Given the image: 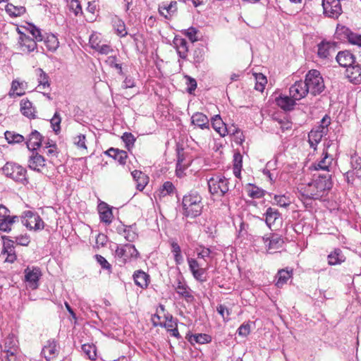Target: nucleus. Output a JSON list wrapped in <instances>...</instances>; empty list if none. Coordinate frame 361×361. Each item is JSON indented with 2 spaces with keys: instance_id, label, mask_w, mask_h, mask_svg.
I'll return each instance as SVG.
<instances>
[{
  "instance_id": "f257e3e1",
  "label": "nucleus",
  "mask_w": 361,
  "mask_h": 361,
  "mask_svg": "<svg viewBox=\"0 0 361 361\" xmlns=\"http://www.w3.org/2000/svg\"><path fill=\"white\" fill-rule=\"evenodd\" d=\"M317 178L313 182L308 183L305 190V195L313 200H318L322 197L324 194L331 189L332 182L330 174L319 173Z\"/></svg>"
},
{
  "instance_id": "f03ea898",
  "label": "nucleus",
  "mask_w": 361,
  "mask_h": 361,
  "mask_svg": "<svg viewBox=\"0 0 361 361\" xmlns=\"http://www.w3.org/2000/svg\"><path fill=\"white\" fill-rule=\"evenodd\" d=\"M202 200L200 194L195 191H191L184 195L182 201L183 215L190 218L200 216L203 208Z\"/></svg>"
},
{
  "instance_id": "7ed1b4c3",
  "label": "nucleus",
  "mask_w": 361,
  "mask_h": 361,
  "mask_svg": "<svg viewBox=\"0 0 361 361\" xmlns=\"http://www.w3.org/2000/svg\"><path fill=\"white\" fill-rule=\"evenodd\" d=\"M305 83L309 89L311 94L316 96L321 94L325 88L324 79L317 70L312 69L308 71L305 75Z\"/></svg>"
},
{
  "instance_id": "20e7f679",
  "label": "nucleus",
  "mask_w": 361,
  "mask_h": 361,
  "mask_svg": "<svg viewBox=\"0 0 361 361\" xmlns=\"http://www.w3.org/2000/svg\"><path fill=\"white\" fill-rule=\"evenodd\" d=\"M2 171L6 177L16 182L23 185H25L28 182L26 178V169L17 164L6 162L2 168Z\"/></svg>"
},
{
  "instance_id": "39448f33",
  "label": "nucleus",
  "mask_w": 361,
  "mask_h": 361,
  "mask_svg": "<svg viewBox=\"0 0 361 361\" xmlns=\"http://www.w3.org/2000/svg\"><path fill=\"white\" fill-rule=\"evenodd\" d=\"M229 179L225 177L216 176L208 180L209 190L212 195L224 196L229 190Z\"/></svg>"
},
{
  "instance_id": "423d86ee",
  "label": "nucleus",
  "mask_w": 361,
  "mask_h": 361,
  "mask_svg": "<svg viewBox=\"0 0 361 361\" xmlns=\"http://www.w3.org/2000/svg\"><path fill=\"white\" fill-rule=\"evenodd\" d=\"M115 256L121 263L125 264L132 259H137L139 252L135 245L128 243L117 245Z\"/></svg>"
},
{
  "instance_id": "0eeeda50",
  "label": "nucleus",
  "mask_w": 361,
  "mask_h": 361,
  "mask_svg": "<svg viewBox=\"0 0 361 361\" xmlns=\"http://www.w3.org/2000/svg\"><path fill=\"white\" fill-rule=\"evenodd\" d=\"M24 275L27 289L36 290L39 285V279L42 276L41 269L37 267H27L24 270Z\"/></svg>"
},
{
  "instance_id": "6e6552de",
  "label": "nucleus",
  "mask_w": 361,
  "mask_h": 361,
  "mask_svg": "<svg viewBox=\"0 0 361 361\" xmlns=\"http://www.w3.org/2000/svg\"><path fill=\"white\" fill-rule=\"evenodd\" d=\"M10 211L5 206L0 205V231L8 233L12 225L18 219V216H10Z\"/></svg>"
},
{
  "instance_id": "1a4fd4ad",
  "label": "nucleus",
  "mask_w": 361,
  "mask_h": 361,
  "mask_svg": "<svg viewBox=\"0 0 361 361\" xmlns=\"http://www.w3.org/2000/svg\"><path fill=\"white\" fill-rule=\"evenodd\" d=\"M336 42L322 40L317 45V55L322 59H330L336 52Z\"/></svg>"
},
{
  "instance_id": "9d476101",
  "label": "nucleus",
  "mask_w": 361,
  "mask_h": 361,
  "mask_svg": "<svg viewBox=\"0 0 361 361\" xmlns=\"http://www.w3.org/2000/svg\"><path fill=\"white\" fill-rule=\"evenodd\" d=\"M21 219L23 225L30 230L39 229L41 224L42 226L44 225V222L39 219V216L32 211H25L21 216Z\"/></svg>"
},
{
  "instance_id": "9b49d317",
  "label": "nucleus",
  "mask_w": 361,
  "mask_h": 361,
  "mask_svg": "<svg viewBox=\"0 0 361 361\" xmlns=\"http://www.w3.org/2000/svg\"><path fill=\"white\" fill-rule=\"evenodd\" d=\"M322 156L323 157L319 161H315L310 166L311 171H330L334 158L326 151L322 153Z\"/></svg>"
},
{
  "instance_id": "f8f14e48",
  "label": "nucleus",
  "mask_w": 361,
  "mask_h": 361,
  "mask_svg": "<svg viewBox=\"0 0 361 361\" xmlns=\"http://www.w3.org/2000/svg\"><path fill=\"white\" fill-rule=\"evenodd\" d=\"M290 96L295 100H300L309 92L307 84L302 80L296 81L289 89Z\"/></svg>"
},
{
  "instance_id": "ddd939ff",
  "label": "nucleus",
  "mask_w": 361,
  "mask_h": 361,
  "mask_svg": "<svg viewBox=\"0 0 361 361\" xmlns=\"http://www.w3.org/2000/svg\"><path fill=\"white\" fill-rule=\"evenodd\" d=\"M37 42L33 38H31L30 36L23 35V41H18V43L20 47V49L23 51H27V53L34 51L35 49H37V52L43 53L44 49L42 47L39 48L37 45Z\"/></svg>"
},
{
  "instance_id": "4468645a",
  "label": "nucleus",
  "mask_w": 361,
  "mask_h": 361,
  "mask_svg": "<svg viewBox=\"0 0 361 361\" xmlns=\"http://www.w3.org/2000/svg\"><path fill=\"white\" fill-rule=\"evenodd\" d=\"M262 240L267 251L270 252L281 248L283 244V238L277 234H271L270 237H262Z\"/></svg>"
},
{
  "instance_id": "2eb2a0df",
  "label": "nucleus",
  "mask_w": 361,
  "mask_h": 361,
  "mask_svg": "<svg viewBox=\"0 0 361 361\" xmlns=\"http://www.w3.org/2000/svg\"><path fill=\"white\" fill-rule=\"evenodd\" d=\"M43 136L37 130H33L29 135V138L25 142L30 151H37L41 146Z\"/></svg>"
},
{
  "instance_id": "dca6fc26",
  "label": "nucleus",
  "mask_w": 361,
  "mask_h": 361,
  "mask_svg": "<svg viewBox=\"0 0 361 361\" xmlns=\"http://www.w3.org/2000/svg\"><path fill=\"white\" fill-rule=\"evenodd\" d=\"M97 208L100 221L106 224H110L112 221L114 216L109 205L104 202H101L98 204Z\"/></svg>"
},
{
  "instance_id": "f3484780",
  "label": "nucleus",
  "mask_w": 361,
  "mask_h": 361,
  "mask_svg": "<svg viewBox=\"0 0 361 361\" xmlns=\"http://www.w3.org/2000/svg\"><path fill=\"white\" fill-rule=\"evenodd\" d=\"M338 63L343 67L348 68L354 64L355 58V56L349 51H341L336 57Z\"/></svg>"
},
{
  "instance_id": "a211bd4d",
  "label": "nucleus",
  "mask_w": 361,
  "mask_h": 361,
  "mask_svg": "<svg viewBox=\"0 0 361 361\" xmlns=\"http://www.w3.org/2000/svg\"><path fill=\"white\" fill-rule=\"evenodd\" d=\"M175 290L176 293L181 297L184 298L188 302H191L194 300V296L192 295L191 289L185 282L181 281L180 279H178L177 281V283L175 286Z\"/></svg>"
},
{
  "instance_id": "6ab92c4d",
  "label": "nucleus",
  "mask_w": 361,
  "mask_h": 361,
  "mask_svg": "<svg viewBox=\"0 0 361 361\" xmlns=\"http://www.w3.org/2000/svg\"><path fill=\"white\" fill-rule=\"evenodd\" d=\"M159 13L166 19H169L177 11V3L171 1L170 4L162 3L159 5Z\"/></svg>"
},
{
  "instance_id": "aec40b11",
  "label": "nucleus",
  "mask_w": 361,
  "mask_h": 361,
  "mask_svg": "<svg viewBox=\"0 0 361 361\" xmlns=\"http://www.w3.org/2000/svg\"><path fill=\"white\" fill-rule=\"evenodd\" d=\"M173 42L178 56L181 59H186L188 51L187 41L182 37L176 36L174 37Z\"/></svg>"
},
{
  "instance_id": "412c9836",
  "label": "nucleus",
  "mask_w": 361,
  "mask_h": 361,
  "mask_svg": "<svg viewBox=\"0 0 361 361\" xmlns=\"http://www.w3.org/2000/svg\"><path fill=\"white\" fill-rule=\"evenodd\" d=\"M47 348H48L49 354V357H47V361H61V360L58 358V355L60 352V346L57 340L54 338L49 340Z\"/></svg>"
},
{
  "instance_id": "4be33fe9",
  "label": "nucleus",
  "mask_w": 361,
  "mask_h": 361,
  "mask_svg": "<svg viewBox=\"0 0 361 361\" xmlns=\"http://www.w3.org/2000/svg\"><path fill=\"white\" fill-rule=\"evenodd\" d=\"M191 123L201 129H209V118L201 112H196L192 116Z\"/></svg>"
},
{
  "instance_id": "5701e85b",
  "label": "nucleus",
  "mask_w": 361,
  "mask_h": 361,
  "mask_svg": "<svg viewBox=\"0 0 361 361\" xmlns=\"http://www.w3.org/2000/svg\"><path fill=\"white\" fill-rule=\"evenodd\" d=\"M345 75L349 80L355 84L361 82V67L359 65L348 67L345 71Z\"/></svg>"
},
{
  "instance_id": "b1692460",
  "label": "nucleus",
  "mask_w": 361,
  "mask_h": 361,
  "mask_svg": "<svg viewBox=\"0 0 361 361\" xmlns=\"http://www.w3.org/2000/svg\"><path fill=\"white\" fill-rule=\"evenodd\" d=\"M105 154L116 160L121 165H124L126 164L128 158V154L126 151L114 147H111L106 150Z\"/></svg>"
},
{
  "instance_id": "393cba45",
  "label": "nucleus",
  "mask_w": 361,
  "mask_h": 361,
  "mask_svg": "<svg viewBox=\"0 0 361 361\" xmlns=\"http://www.w3.org/2000/svg\"><path fill=\"white\" fill-rule=\"evenodd\" d=\"M45 161V159L42 155L39 154L37 151L32 152V155L30 157L29 159V167L30 169L40 171L39 169H37V166H44Z\"/></svg>"
},
{
  "instance_id": "a878e982",
  "label": "nucleus",
  "mask_w": 361,
  "mask_h": 361,
  "mask_svg": "<svg viewBox=\"0 0 361 361\" xmlns=\"http://www.w3.org/2000/svg\"><path fill=\"white\" fill-rule=\"evenodd\" d=\"M353 31L348 27L338 25L335 32V38L340 41H349Z\"/></svg>"
},
{
  "instance_id": "bb28decb",
  "label": "nucleus",
  "mask_w": 361,
  "mask_h": 361,
  "mask_svg": "<svg viewBox=\"0 0 361 361\" xmlns=\"http://www.w3.org/2000/svg\"><path fill=\"white\" fill-rule=\"evenodd\" d=\"M133 279L135 284L142 288H147L148 286L149 275L142 270H137L134 272Z\"/></svg>"
},
{
  "instance_id": "cd10ccee",
  "label": "nucleus",
  "mask_w": 361,
  "mask_h": 361,
  "mask_svg": "<svg viewBox=\"0 0 361 361\" xmlns=\"http://www.w3.org/2000/svg\"><path fill=\"white\" fill-rule=\"evenodd\" d=\"M188 341L192 344H206L212 341V337L206 334H191L188 337Z\"/></svg>"
},
{
  "instance_id": "c85d7f7f",
  "label": "nucleus",
  "mask_w": 361,
  "mask_h": 361,
  "mask_svg": "<svg viewBox=\"0 0 361 361\" xmlns=\"http://www.w3.org/2000/svg\"><path fill=\"white\" fill-rule=\"evenodd\" d=\"M212 125L213 128L221 136H225L226 131V125L222 121L219 115H215L212 118Z\"/></svg>"
},
{
  "instance_id": "c756f323",
  "label": "nucleus",
  "mask_w": 361,
  "mask_h": 361,
  "mask_svg": "<svg viewBox=\"0 0 361 361\" xmlns=\"http://www.w3.org/2000/svg\"><path fill=\"white\" fill-rule=\"evenodd\" d=\"M325 133L324 128L322 130H312L308 134L309 143L311 147L315 148V146L322 140V138Z\"/></svg>"
},
{
  "instance_id": "7c9ffc66",
  "label": "nucleus",
  "mask_w": 361,
  "mask_h": 361,
  "mask_svg": "<svg viewBox=\"0 0 361 361\" xmlns=\"http://www.w3.org/2000/svg\"><path fill=\"white\" fill-rule=\"evenodd\" d=\"M295 101L291 97H288L287 96L279 97L276 100L277 105L286 111H290L293 109L295 104Z\"/></svg>"
},
{
  "instance_id": "2f4dec72",
  "label": "nucleus",
  "mask_w": 361,
  "mask_h": 361,
  "mask_svg": "<svg viewBox=\"0 0 361 361\" xmlns=\"http://www.w3.org/2000/svg\"><path fill=\"white\" fill-rule=\"evenodd\" d=\"M345 257L340 249H335L334 252L328 255V263L330 265H337L343 262Z\"/></svg>"
},
{
  "instance_id": "473e14b6",
  "label": "nucleus",
  "mask_w": 361,
  "mask_h": 361,
  "mask_svg": "<svg viewBox=\"0 0 361 361\" xmlns=\"http://www.w3.org/2000/svg\"><path fill=\"white\" fill-rule=\"evenodd\" d=\"M293 271L292 270L288 271L286 269H281L278 271L276 279V286L279 288L282 287L284 284H286L288 280L292 276Z\"/></svg>"
},
{
  "instance_id": "72a5a7b5",
  "label": "nucleus",
  "mask_w": 361,
  "mask_h": 361,
  "mask_svg": "<svg viewBox=\"0 0 361 361\" xmlns=\"http://www.w3.org/2000/svg\"><path fill=\"white\" fill-rule=\"evenodd\" d=\"M351 171L354 173L358 178H361V157L356 153L351 155L350 157Z\"/></svg>"
},
{
  "instance_id": "f704fd0d",
  "label": "nucleus",
  "mask_w": 361,
  "mask_h": 361,
  "mask_svg": "<svg viewBox=\"0 0 361 361\" xmlns=\"http://www.w3.org/2000/svg\"><path fill=\"white\" fill-rule=\"evenodd\" d=\"M123 231L124 238L129 242H133L138 236L135 224L123 226Z\"/></svg>"
},
{
  "instance_id": "c9c22d12",
  "label": "nucleus",
  "mask_w": 361,
  "mask_h": 361,
  "mask_svg": "<svg viewBox=\"0 0 361 361\" xmlns=\"http://www.w3.org/2000/svg\"><path fill=\"white\" fill-rule=\"evenodd\" d=\"M266 215V224L269 227H271L277 219L280 217V213L276 209L269 207L265 213Z\"/></svg>"
},
{
  "instance_id": "e433bc0d",
  "label": "nucleus",
  "mask_w": 361,
  "mask_h": 361,
  "mask_svg": "<svg viewBox=\"0 0 361 361\" xmlns=\"http://www.w3.org/2000/svg\"><path fill=\"white\" fill-rule=\"evenodd\" d=\"M32 102L28 99H23L20 101V112L27 118H35V115L32 112Z\"/></svg>"
},
{
  "instance_id": "4c0bfd02",
  "label": "nucleus",
  "mask_w": 361,
  "mask_h": 361,
  "mask_svg": "<svg viewBox=\"0 0 361 361\" xmlns=\"http://www.w3.org/2000/svg\"><path fill=\"white\" fill-rule=\"evenodd\" d=\"M5 10L11 17L20 16L26 11L24 6H16L12 4H8L5 7Z\"/></svg>"
},
{
  "instance_id": "58836bf2",
  "label": "nucleus",
  "mask_w": 361,
  "mask_h": 361,
  "mask_svg": "<svg viewBox=\"0 0 361 361\" xmlns=\"http://www.w3.org/2000/svg\"><path fill=\"white\" fill-rule=\"evenodd\" d=\"M4 135L6 140L9 144H19L25 140L23 135L13 131L6 130Z\"/></svg>"
},
{
  "instance_id": "ea45409f",
  "label": "nucleus",
  "mask_w": 361,
  "mask_h": 361,
  "mask_svg": "<svg viewBox=\"0 0 361 361\" xmlns=\"http://www.w3.org/2000/svg\"><path fill=\"white\" fill-rule=\"evenodd\" d=\"M133 179L137 181V188L139 190H142L146 185V177L145 174L138 170H135L131 173Z\"/></svg>"
},
{
  "instance_id": "a19ab883",
  "label": "nucleus",
  "mask_w": 361,
  "mask_h": 361,
  "mask_svg": "<svg viewBox=\"0 0 361 361\" xmlns=\"http://www.w3.org/2000/svg\"><path fill=\"white\" fill-rule=\"evenodd\" d=\"M18 89H23V82H20L17 80H13L11 83V87L8 92V96L11 98L16 97H21L25 94L24 91L17 92Z\"/></svg>"
},
{
  "instance_id": "79ce46f5",
  "label": "nucleus",
  "mask_w": 361,
  "mask_h": 361,
  "mask_svg": "<svg viewBox=\"0 0 361 361\" xmlns=\"http://www.w3.org/2000/svg\"><path fill=\"white\" fill-rule=\"evenodd\" d=\"M171 248L176 264L178 265L181 264L183 262V257L181 254L180 247L178 243L172 241L171 242Z\"/></svg>"
},
{
  "instance_id": "37998d69",
  "label": "nucleus",
  "mask_w": 361,
  "mask_h": 361,
  "mask_svg": "<svg viewBox=\"0 0 361 361\" xmlns=\"http://www.w3.org/2000/svg\"><path fill=\"white\" fill-rule=\"evenodd\" d=\"M27 27L22 26L25 28L35 38L34 39L37 42H41L43 39V36L41 32V30L32 23H26Z\"/></svg>"
},
{
  "instance_id": "c03bdc74",
  "label": "nucleus",
  "mask_w": 361,
  "mask_h": 361,
  "mask_svg": "<svg viewBox=\"0 0 361 361\" xmlns=\"http://www.w3.org/2000/svg\"><path fill=\"white\" fill-rule=\"evenodd\" d=\"M59 46V42L56 35L54 34H47V49L54 51H56Z\"/></svg>"
},
{
  "instance_id": "a18cd8bd",
  "label": "nucleus",
  "mask_w": 361,
  "mask_h": 361,
  "mask_svg": "<svg viewBox=\"0 0 361 361\" xmlns=\"http://www.w3.org/2000/svg\"><path fill=\"white\" fill-rule=\"evenodd\" d=\"M255 88L256 90L259 92H263L265 87L266 84L267 83V80L265 75L262 73H255Z\"/></svg>"
},
{
  "instance_id": "49530a36",
  "label": "nucleus",
  "mask_w": 361,
  "mask_h": 361,
  "mask_svg": "<svg viewBox=\"0 0 361 361\" xmlns=\"http://www.w3.org/2000/svg\"><path fill=\"white\" fill-rule=\"evenodd\" d=\"M61 118L58 111H56L53 117L50 119V124L53 131L57 135L61 131Z\"/></svg>"
},
{
  "instance_id": "de8ad7c7",
  "label": "nucleus",
  "mask_w": 361,
  "mask_h": 361,
  "mask_svg": "<svg viewBox=\"0 0 361 361\" xmlns=\"http://www.w3.org/2000/svg\"><path fill=\"white\" fill-rule=\"evenodd\" d=\"M82 350L90 360H94L96 359V347L94 345L88 343L83 344L82 345Z\"/></svg>"
},
{
  "instance_id": "09e8293b",
  "label": "nucleus",
  "mask_w": 361,
  "mask_h": 361,
  "mask_svg": "<svg viewBox=\"0 0 361 361\" xmlns=\"http://www.w3.org/2000/svg\"><path fill=\"white\" fill-rule=\"evenodd\" d=\"M114 27L116 30L117 35L121 37H123L127 35L128 32L126 29V25L122 20L118 19L115 20Z\"/></svg>"
},
{
  "instance_id": "8fccbe9b",
  "label": "nucleus",
  "mask_w": 361,
  "mask_h": 361,
  "mask_svg": "<svg viewBox=\"0 0 361 361\" xmlns=\"http://www.w3.org/2000/svg\"><path fill=\"white\" fill-rule=\"evenodd\" d=\"M247 192L248 195L253 199L261 198L264 195L263 190L253 185H250V188L248 189Z\"/></svg>"
},
{
  "instance_id": "3c124183",
  "label": "nucleus",
  "mask_w": 361,
  "mask_h": 361,
  "mask_svg": "<svg viewBox=\"0 0 361 361\" xmlns=\"http://www.w3.org/2000/svg\"><path fill=\"white\" fill-rule=\"evenodd\" d=\"M123 142L125 143L126 147L130 150L134 145L135 142V137L131 133H124L121 137Z\"/></svg>"
},
{
  "instance_id": "603ef678",
  "label": "nucleus",
  "mask_w": 361,
  "mask_h": 361,
  "mask_svg": "<svg viewBox=\"0 0 361 361\" xmlns=\"http://www.w3.org/2000/svg\"><path fill=\"white\" fill-rule=\"evenodd\" d=\"M207 269L208 266L205 268L202 267L193 271L192 274L197 281L201 283L205 282L207 281L206 271Z\"/></svg>"
},
{
  "instance_id": "864d4df0",
  "label": "nucleus",
  "mask_w": 361,
  "mask_h": 361,
  "mask_svg": "<svg viewBox=\"0 0 361 361\" xmlns=\"http://www.w3.org/2000/svg\"><path fill=\"white\" fill-rule=\"evenodd\" d=\"M274 121L277 123L276 126H279L283 132L292 128V123L285 117L283 118H274Z\"/></svg>"
},
{
  "instance_id": "5fc2aeb1",
  "label": "nucleus",
  "mask_w": 361,
  "mask_h": 361,
  "mask_svg": "<svg viewBox=\"0 0 361 361\" xmlns=\"http://www.w3.org/2000/svg\"><path fill=\"white\" fill-rule=\"evenodd\" d=\"M1 240L3 241L4 247H5L7 250H8V252H15V247H14L15 241L12 239V237L7 236V235H2Z\"/></svg>"
},
{
  "instance_id": "6e6d98bb",
  "label": "nucleus",
  "mask_w": 361,
  "mask_h": 361,
  "mask_svg": "<svg viewBox=\"0 0 361 361\" xmlns=\"http://www.w3.org/2000/svg\"><path fill=\"white\" fill-rule=\"evenodd\" d=\"M228 134L236 135L237 137L240 140V142L244 141V138L241 137L242 133L240 132V130L234 125H232L231 126H226V131L225 132V136Z\"/></svg>"
},
{
  "instance_id": "4d7b16f0",
  "label": "nucleus",
  "mask_w": 361,
  "mask_h": 361,
  "mask_svg": "<svg viewBox=\"0 0 361 361\" xmlns=\"http://www.w3.org/2000/svg\"><path fill=\"white\" fill-rule=\"evenodd\" d=\"M216 311L222 317L224 321L230 320V310L226 307L224 305H219L216 307Z\"/></svg>"
},
{
  "instance_id": "13d9d810",
  "label": "nucleus",
  "mask_w": 361,
  "mask_h": 361,
  "mask_svg": "<svg viewBox=\"0 0 361 361\" xmlns=\"http://www.w3.org/2000/svg\"><path fill=\"white\" fill-rule=\"evenodd\" d=\"M165 319L166 321L164 323L160 322L159 326L165 327L168 331L177 326L176 320L173 319L171 315L165 316Z\"/></svg>"
},
{
  "instance_id": "bf43d9fd",
  "label": "nucleus",
  "mask_w": 361,
  "mask_h": 361,
  "mask_svg": "<svg viewBox=\"0 0 361 361\" xmlns=\"http://www.w3.org/2000/svg\"><path fill=\"white\" fill-rule=\"evenodd\" d=\"M106 63L111 67L118 70L120 74H123L122 66L121 63H117V59L115 56H110L106 60Z\"/></svg>"
},
{
  "instance_id": "052dcab7",
  "label": "nucleus",
  "mask_w": 361,
  "mask_h": 361,
  "mask_svg": "<svg viewBox=\"0 0 361 361\" xmlns=\"http://www.w3.org/2000/svg\"><path fill=\"white\" fill-rule=\"evenodd\" d=\"M174 190L175 187L173 183L171 182L166 181L163 184L160 192L162 196H166L172 193Z\"/></svg>"
},
{
  "instance_id": "680f3d73",
  "label": "nucleus",
  "mask_w": 361,
  "mask_h": 361,
  "mask_svg": "<svg viewBox=\"0 0 361 361\" xmlns=\"http://www.w3.org/2000/svg\"><path fill=\"white\" fill-rule=\"evenodd\" d=\"M68 4L70 9L73 11L75 16L82 13V7L78 0H70Z\"/></svg>"
},
{
  "instance_id": "e2e57ef3",
  "label": "nucleus",
  "mask_w": 361,
  "mask_h": 361,
  "mask_svg": "<svg viewBox=\"0 0 361 361\" xmlns=\"http://www.w3.org/2000/svg\"><path fill=\"white\" fill-rule=\"evenodd\" d=\"M204 52L202 49H196L193 52V62L200 64L204 61Z\"/></svg>"
},
{
  "instance_id": "0e129e2a",
  "label": "nucleus",
  "mask_w": 361,
  "mask_h": 361,
  "mask_svg": "<svg viewBox=\"0 0 361 361\" xmlns=\"http://www.w3.org/2000/svg\"><path fill=\"white\" fill-rule=\"evenodd\" d=\"M12 238L15 239L17 245L22 246H27L30 243V238L27 234L13 236Z\"/></svg>"
},
{
  "instance_id": "69168bd1",
  "label": "nucleus",
  "mask_w": 361,
  "mask_h": 361,
  "mask_svg": "<svg viewBox=\"0 0 361 361\" xmlns=\"http://www.w3.org/2000/svg\"><path fill=\"white\" fill-rule=\"evenodd\" d=\"M197 33V30L193 27H190L185 31V36L191 41V42H195L198 40Z\"/></svg>"
},
{
  "instance_id": "338daca9",
  "label": "nucleus",
  "mask_w": 361,
  "mask_h": 361,
  "mask_svg": "<svg viewBox=\"0 0 361 361\" xmlns=\"http://www.w3.org/2000/svg\"><path fill=\"white\" fill-rule=\"evenodd\" d=\"M85 135L83 134H80L74 138V144L77 145L78 148L86 149L87 147L85 145Z\"/></svg>"
},
{
  "instance_id": "774afa93",
  "label": "nucleus",
  "mask_w": 361,
  "mask_h": 361,
  "mask_svg": "<svg viewBox=\"0 0 361 361\" xmlns=\"http://www.w3.org/2000/svg\"><path fill=\"white\" fill-rule=\"evenodd\" d=\"M348 42L353 45L361 47V35L353 32Z\"/></svg>"
}]
</instances>
